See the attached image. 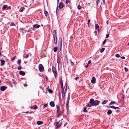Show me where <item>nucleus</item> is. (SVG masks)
<instances>
[{"mask_svg": "<svg viewBox=\"0 0 129 129\" xmlns=\"http://www.w3.org/2000/svg\"><path fill=\"white\" fill-rule=\"evenodd\" d=\"M59 121L58 122H57L56 123L55 126V127L56 128H58L59 127H60V126H61L60 125H59Z\"/></svg>", "mask_w": 129, "mask_h": 129, "instance_id": "ddd939ff", "label": "nucleus"}, {"mask_svg": "<svg viewBox=\"0 0 129 129\" xmlns=\"http://www.w3.org/2000/svg\"><path fill=\"white\" fill-rule=\"evenodd\" d=\"M65 93H66L63 92H62V98H63L65 97Z\"/></svg>", "mask_w": 129, "mask_h": 129, "instance_id": "cd10ccee", "label": "nucleus"}, {"mask_svg": "<svg viewBox=\"0 0 129 129\" xmlns=\"http://www.w3.org/2000/svg\"><path fill=\"white\" fill-rule=\"evenodd\" d=\"M43 122L42 121H38L37 122V123L38 125H40L42 124Z\"/></svg>", "mask_w": 129, "mask_h": 129, "instance_id": "a211bd4d", "label": "nucleus"}, {"mask_svg": "<svg viewBox=\"0 0 129 129\" xmlns=\"http://www.w3.org/2000/svg\"><path fill=\"white\" fill-rule=\"evenodd\" d=\"M121 58L123 59H125V57L124 56L121 57Z\"/></svg>", "mask_w": 129, "mask_h": 129, "instance_id": "4d7b16f0", "label": "nucleus"}, {"mask_svg": "<svg viewBox=\"0 0 129 129\" xmlns=\"http://www.w3.org/2000/svg\"><path fill=\"white\" fill-rule=\"evenodd\" d=\"M44 13L45 16L46 17H47V15L48 14L47 12L46 11H44Z\"/></svg>", "mask_w": 129, "mask_h": 129, "instance_id": "bb28decb", "label": "nucleus"}, {"mask_svg": "<svg viewBox=\"0 0 129 129\" xmlns=\"http://www.w3.org/2000/svg\"><path fill=\"white\" fill-rule=\"evenodd\" d=\"M124 69L125 71L126 72H127L128 71V69L126 68L125 67Z\"/></svg>", "mask_w": 129, "mask_h": 129, "instance_id": "37998d69", "label": "nucleus"}, {"mask_svg": "<svg viewBox=\"0 0 129 129\" xmlns=\"http://www.w3.org/2000/svg\"><path fill=\"white\" fill-rule=\"evenodd\" d=\"M7 5H4L3 6V8L5 9L6 8H7Z\"/></svg>", "mask_w": 129, "mask_h": 129, "instance_id": "2f4dec72", "label": "nucleus"}, {"mask_svg": "<svg viewBox=\"0 0 129 129\" xmlns=\"http://www.w3.org/2000/svg\"><path fill=\"white\" fill-rule=\"evenodd\" d=\"M67 89V85H66V87L65 86H64V88L63 89V90L62 92H63L66 93V92Z\"/></svg>", "mask_w": 129, "mask_h": 129, "instance_id": "dca6fc26", "label": "nucleus"}, {"mask_svg": "<svg viewBox=\"0 0 129 129\" xmlns=\"http://www.w3.org/2000/svg\"><path fill=\"white\" fill-rule=\"evenodd\" d=\"M71 65L72 66H74L75 65V64L72 61H71Z\"/></svg>", "mask_w": 129, "mask_h": 129, "instance_id": "473e14b6", "label": "nucleus"}, {"mask_svg": "<svg viewBox=\"0 0 129 129\" xmlns=\"http://www.w3.org/2000/svg\"><path fill=\"white\" fill-rule=\"evenodd\" d=\"M115 56L117 57H120V56H119V55L118 54H116L115 55Z\"/></svg>", "mask_w": 129, "mask_h": 129, "instance_id": "ea45409f", "label": "nucleus"}, {"mask_svg": "<svg viewBox=\"0 0 129 129\" xmlns=\"http://www.w3.org/2000/svg\"><path fill=\"white\" fill-rule=\"evenodd\" d=\"M57 63H58V65H59V63H60V59L59 58V56L58 55H57Z\"/></svg>", "mask_w": 129, "mask_h": 129, "instance_id": "4be33fe9", "label": "nucleus"}, {"mask_svg": "<svg viewBox=\"0 0 129 129\" xmlns=\"http://www.w3.org/2000/svg\"><path fill=\"white\" fill-rule=\"evenodd\" d=\"M60 84H63V82L62 79H61V80L60 81Z\"/></svg>", "mask_w": 129, "mask_h": 129, "instance_id": "09e8293b", "label": "nucleus"}, {"mask_svg": "<svg viewBox=\"0 0 129 129\" xmlns=\"http://www.w3.org/2000/svg\"><path fill=\"white\" fill-rule=\"evenodd\" d=\"M23 85L25 87H26V86H27V84H25V83Z\"/></svg>", "mask_w": 129, "mask_h": 129, "instance_id": "13d9d810", "label": "nucleus"}, {"mask_svg": "<svg viewBox=\"0 0 129 129\" xmlns=\"http://www.w3.org/2000/svg\"><path fill=\"white\" fill-rule=\"evenodd\" d=\"M27 31V30H25V32L26 33Z\"/></svg>", "mask_w": 129, "mask_h": 129, "instance_id": "338daca9", "label": "nucleus"}, {"mask_svg": "<svg viewBox=\"0 0 129 129\" xmlns=\"http://www.w3.org/2000/svg\"><path fill=\"white\" fill-rule=\"evenodd\" d=\"M35 28H34L33 27V30H35V29H34Z\"/></svg>", "mask_w": 129, "mask_h": 129, "instance_id": "69168bd1", "label": "nucleus"}, {"mask_svg": "<svg viewBox=\"0 0 129 129\" xmlns=\"http://www.w3.org/2000/svg\"><path fill=\"white\" fill-rule=\"evenodd\" d=\"M64 7L63 3L62 2H60L59 3L58 6V8L60 9H62Z\"/></svg>", "mask_w": 129, "mask_h": 129, "instance_id": "0eeeda50", "label": "nucleus"}, {"mask_svg": "<svg viewBox=\"0 0 129 129\" xmlns=\"http://www.w3.org/2000/svg\"><path fill=\"white\" fill-rule=\"evenodd\" d=\"M90 21V19H89L88 20L87 24H88V26L89 25V23Z\"/></svg>", "mask_w": 129, "mask_h": 129, "instance_id": "603ef678", "label": "nucleus"}, {"mask_svg": "<svg viewBox=\"0 0 129 129\" xmlns=\"http://www.w3.org/2000/svg\"><path fill=\"white\" fill-rule=\"evenodd\" d=\"M109 107L111 108L114 109L115 110L117 109H118L119 108V107H115L114 106H110Z\"/></svg>", "mask_w": 129, "mask_h": 129, "instance_id": "4468645a", "label": "nucleus"}, {"mask_svg": "<svg viewBox=\"0 0 129 129\" xmlns=\"http://www.w3.org/2000/svg\"><path fill=\"white\" fill-rule=\"evenodd\" d=\"M81 8V7L80 5H78V6L77 8L78 9H80Z\"/></svg>", "mask_w": 129, "mask_h": 129, "instance_id": "c9c22d12", "label": "nucleus"}, {"mask_svg": "<svg viewBox=\"0 0 129 129\" xmlns=\"http://www.w3.org/2000/svg\"><path fill=\"white\" fill-rule=\"evenodd\" d=\"M83 111L84 112H86L87 111V110H86V108L85 107H84L83 108Z\"/></svg>", "mask_w": 129, "mask_h": 129, "instance_id": "a878e982", "label": "nucleus"}, {"mask_svg": "<svg viewBox=\"0 0 129 129\" xmlns=\"http://www.w3.org/2000/svg\"><path fill=\"white\" fill-rule=\"evenodd\" d=\"M88 64H87V65H86L85 66V67L86 68H87L88 67Z\"/></svg>", "mask_w": 129, "mask_h": 129, "instance_id": "680f3d73", "label": "nucleus"}, {"mask_svg": "<svg viewBox=\"0 0 129 129\" xmlns=\"http://www.w3.org/2000/svg\"><path fill=\"white\" fill-rule=\"evenodd\" d=\"M67 124V123L66 122L64 124V126H65Z\"/></svg>", "mask_w": 129, "mask_h": 129, "instance_id": "052dcab7", "label": "nucleus"}, {"mask_svg": "<svg viewBox=\"0 0 129 129\" xmlns=\"http://www.w3.org/2000/svg\"><path fill=\"white\" fill-rule=\"evenodd\" d=\"M15 25V24L13 22H12L10 24V25L11 26H14Z\"/></svg>", "mask_w": 129, "mask_h": 129, "instance_id": "4c0bfd02", "label": "nucleus"}, {"mask_svg": "<svg viewBox=\"0 0 129 129\" xmlns=\"http://www.w3.org/2000/svg\"><path fill=\"white\" fill-rule=\"evenodd\" d=\"M33 26L34 28H39L40 26V25L37 24L34 25Z\"/></svg>", "mask_w": 129, "mask_h": 129, "instance_id": "9d476101", "label": "nucleus"}, {"mask_svg": "<svg viewBox=\"0 0 129 129\" xmlns=\"http://www.w3.org/2000/svg\"><path fill=\"white\" fill-rule=\"evenodd\" d=\"M106 42V39H105L104 41H103V45H104Z\"/></svg>", "mask_w": 129, "mask_h": 129, "instance_id": "a18cd8bd", "label": "nucleus"}, {"mask_svg": "<svg viewBox=\"0 0 129 129\" xmlns=\"http://www.w3.org/2000/svg\"><path fill=\"white\" fill-rule=\"evenodd\" d=\"M57 47H54L53 49L54 51V52H56L57 51Z\"/></svg>", "mask_w": 129, "mask_h": 129, "instance_id": "c85d7f7f", "label": "nucleus"}, {"mask_svg": "<svg viewBox=\"0 0 129 129\" xmlns=\"http://www.w3.org/2000/svg\"><path fill=\"white\" fill-rule=\"evenodd\" d=\"M100 0H96V3L97 5L98 6V4L100 2Z\"/></svg>", "mask_w": 129, "mask_h": 129, "instance_id": "79ce46f5", "label": "nucleus"}, {"mask_svg": "<svg viewBox=\"0 0 129 129\" xmlns=\"http://www.w3.org/2000/svg\"><path fill=\"white\" fill-rule=\"evenodd\" d=\"M58 43L59 48L58 51L60 52L61 50L62 44V39L61 38H59L58 41Z\"/></svg>", "mask_w": 129, "mask_h": 129, "instance_id": "7ed1b4c3", "label": "nucleus"}, {"mask_svg": "<svg viewBox=\"0 0 129 129\" xmlns=\"http://www.w3.org/2000/svg\"><path fill=\"white\" fill-rule=\"evenodd\" d=\"M94 33H95V34H96L97 33V31H95L94 32Z\"/></svg>", "mask_w": 129, "mask_h": 129, "instance_id": "0e129e2a", "label": "nucleus"}, {"mask_svg": "<svg viewBox=\"0 0 129 129\" xmlns=\"http://www.w3.org/2000/svg\"><path fill=\"white\" fill-rule=\"evenodd\" d=\"M112 113V111L111 110H109L107 112L108 114L110 115Z\"/></svg>", "mask_w": 129, "mask_h": 129, "instance_id": "5701e85b", "label": "nucleus"}, {"mask_svg": "<svg viewBox=\"0 0 129 129\" xmlns=\"http://www.w3.org/2000/svg\"><path fill=\"white\" fill-rule=\"evenodd\" d=\"M100 101L98 100L94 101L93 99H91L89 101V103L87 104L88 107L92 106H96L99 105Z\"/></svg>", "mask_w": 129, "mask_h": 129, "instance_id": "f257e3e1", "label": "nucleus"}, {"mask_svg": "<svg viewBox=\"0 0 129 129\" xmlns=\"http://www.w3.org/2000/svg\"><path fill=\"white\" fill-rule=\"evenodd\" d=\"M57 109V115L58 117H59L61 115L60 112L59 110V106H56Z\"/></svg>", "mask_w": 129, "mask_h": 129, "instance_id": "20e7f679", "label": "nucleus"}, {"mask_svg": "<svg viewBox=\"0 0 129 129\" xmlns=\"http://www.w3.org/2000/svg\"><path fill=\"white\" fill-rule=\"evenodd\" d=\"M24 8L23 7H21L20 8L19 10V11L21 12H22L24 10Z\"/></svg>", "mask_w": 129, "mask_h": 129, "instance_id": "412c9836", "label": "nucleus"}, {"mask_svg": "<svg viewBox=\"0 0 129 129\" xmlns=\"http://www.w3.org/2000/svg\"><path fill=\"white\" fill-rule=\"evenodd\" d=\"M39 69L40 72H43L44 70L43 66L41 64H40L39 65Z\"/></svg>", "mask_w": 129, "mask_h": 129, "instance_id": "423d86ee", "label": "nucleus"}, {"mask_svg": "<svg viewBox=\"0 0 129 129\" xmlns=\"http://www.w3.org/2000/svg\"><path fill=\"white\" fill-rule=\"evenodd\" d=\"M19 73L20 75L22 76H24L25 75V73L22 71H20Z\"/></svg>", "mask_w": 129, "mask_h": 129, "instance_id": "f8f14e48", "label": "nucleus"}, {"mask_svg": "<svg viewBox=\"0 0 129 129\" xmlns=\"http://www.w3.org/2000/svg\"><path fill=\"white\" fill-rule=\"evenodd\" d=\"M66 4L67 5H68V4L69 3H70V1L68 0H66Z\"/></svg>", "mask_w": 129, "mask_h": 129, "instance_id": "f704fd0d", "label": "nucleus"}, {"mask_svg": "<svg viewBox=\"0 0 129 129\" xmlns=\"http://www.w3.org/2000/svg\"><path fill=\"white\" fill-rule=\"evenodd\" d=\"M124 97V96L123 95H122V96L121 97V99H123Z\"/></svg>", "mask_w": 129, "mask_h": 129, "instance_id": "6e6d98bb", "label": "nucleus"}, {"mask_svg": "<svg viewBox=\"0 0 129 129\" xmlns=\"http://www.w3.org/2000/svg\"><path fill=\"white\" fill-rule=\"evenodd\" d=\"M7 88V87L5 86H1V87H0V89H1V90L2 91H4Z\"/></svg>", "mask_w": 129, "mask_h": 129, "instance_id": "6e6552de", "label": "nucleus"}, {"mask_svg": "<svg viewBox=\"0 0 129 129\" xmlns=\"http://www.w3.org/2000/svg\"><path fill=\"white\" fill-rule=\"evenodd\" d=\"M99 26L98 24H95V28L96 29H98V31H99Z\"/></svg>", "mask_w": 129, "mask_h": 129, "instance_id": "aec40b11", "label": "nucleus"}, {"mask_svg": "<svg viewBox=\"0 0 129 129\" xmlns=\"http://www.w3.org/2000/svg\"><path fill=\"white\" fill-rule=\"evenodd\" d=\"M103 3L105 4V0H103Z\"/></svg>", "mask_w": 129, "mask_h": 129, "instance_id": "e2e57ef3", "label": "nucleus"}, {"mask_svg": "<svg viewBox=\"0 0 129 129\" xmlns=\"http://www.w3.org/2000/svg\"><path fill=\"white\" fill-rule=\"evenodd\" d=\"M127 45L128 46H129V42L127 44Z\"/></svg>", "mask_w": 129, "mask_h": 129, "instance_id": "774afa93", "label": "nucleus"}, {"mask_svg": "<svg viewBox=\"0 0 129 129\" xmlns=\"http://www.w3.org/2000/svg\"><path fill=\"white\" fill-rule=\"evenodd\" d=\"M108 101L107 100H104L103 102H102V104H105L106 103H107L108 102Z\"/></svg>", "mask_w": 129, "mask_h": 129, "instance_id": "b1692460", "label": "nucleus"}, {"mask_svg": "<svg viewBox=\"0 0 129 129\" xmlns=\"http://www.w3.org/2000/svg\"><path fill=\"white\" fill-rule=\"evenodd\" d=\"M47 104H44V107L45 108L46 107H47Z\"/></svg>", "mask_w": 129, "mask_h": 129, "instance_id": "3c124183", "label": "nucleus"}, {"mask_svg": "<svg viewBox=\"0 0 129 129\" xmlns=\"http://www.w3.org/2000/svg\"><path fill=\"white\" fill-rule=\"evenodd\" d=\"M91 81V83L93 84L95 82V79L94 77H93L92 78Z\"/></svg>", "mask_w": 129, "mask_h": 129, "instance_id": "9b49d317", "label": "nucleus"}, {"mask_svg": "<svg viewBox=\"0 0 129 129\" xmlns=\"http://www.w3.org/2000/svg\"><path fill=\"white\" fill-rule=\"evenodd\" d=\"M20 31L22 33H23L25 32V28H21L20 29Z\"/></svg>", "mask_w": 129, "mask_h": 129, "instance_id": "f3484780", "label": "nucleus"}, {"mask_svg": "<svg viewBox=\"0 0 129 129\" xmlns=\"http://www.w3.org/2000/svg\"><path fill=\"white\" fill-rule=\"evenodd\" d=\"M63 84H61V87L62 89H63Z\"/></svg>", "mask_w": 129, "mask_h": 129, "instance_id": "bf43d9fd", "label": "nucleus"}, {"mask_svg": "<svg viewBox=\"0 0 129 129\" xmlns=\"http://www.w3.org/2000/svg\"><path fill=\"white\" fill-rule=\"evenodd\" d=\"M79 78L78 77H76L75 78V80H77L79 79Z\"/></svg>", "mask_w": 129, "mask_h": 129, "instance_id": "5fc2aeb1", "label": "nucleus"}, {"mask_svg": "<svg viewBox=\"0 0 129 129\" xmlns=\"http://www.w3.org/2000/svg\"><path fill=\"white\" fill-rule=\"evenodd\" d=\"M70 93H69L68 94V99L70 98Z\"/></svg>", "mask_w": 129, "mask_h": 129, "instance_id": "de8ad7c7", "label": "nucleus"}, {"mask_svg": "<svg viewBox=\"0 0 129 129\" xmlns=\"http://www.w3.org/2000/svg\"><path fill=\"white\" fill-rule=\"evenodd\" d=\"M105 48H102L100 50V52L101 53L103 52L105 50Z\"/></svg>", "mask_w": 129, "mask_h": 129, "instance_id": "c756f323", "label": "nucleus"}, {"mask_svg": "<svg viewBox=\"0 0 129 129\" xmlns=\"http://www.w3.org/2000/svg\"><path fill=\"white\" fill-rule=\"evenodd\" d=\"M21 69V67H20V66H19L18 67V69L19 70H20Z\"/></svg>", "mask_w": 129, "mask_h": 129, "instance_id": "49530a36", "label": "nucleus"}, {"mask_svg": "<svg viewBox=\"0 0 129 129\" xmlns=\"http://www.w3.org/2000/svg\"><path fill=\"white\" fill-rule=\"evenodd\" d=\"M37 106L36 105H35L34 106H32L30 107V108L34 109H37Z\"/></svg>", "mask_w": 129, "mask_h": 129, "instance_id": "6ab92c4d", "label": "nucleus"}, {"mask_svg": "<svg viewBox=\"0 0 129 129\" xmlns=\"http://www.w3.org/2000/svg\"><path fill=\"white\" fill-rule=\"evenodd\" d=\"M109 36V34H108L106 35V38H108Z\"/></svg>", "mask_w": 129, "mask_h": 129, "instance_id": "8fccbe9b", "label": "nucleus"}, {"mask_svg": "<svg viewBox=\"0 0 129 129\" xmlns=\"http://www.w3.org/2000/svg\"><path fill=\"white\" fill-rule=\"evenodd\" d=\"M15 57L16 56H15L13 57L12 58H11V60L12 61H13L15 59Z\"/></svg>", "mask_w": 129, "mask_h": 129, "instance_id": "72a5a7b5", "label": "nucleus"}, {"mask_svg": "<svg viewBox=\"0 0 129 129\" xmlns=\"http://www.w3.org/2000/svg\"><path fill=\"white\" fill-rule=\"evenodd\" d=\"M21 61L20 59H18L17 61V63L19 65V66H20V63Z\"/></svg>", "mask_w": 129, "mask_h": 129, "instance_id": "393cba45", "label": "nucleus"}, {"mask_svg": "<svg viewBox=\"0 0 129 129\" xmlns=\"http://www.w3.org/2000/svg\"><path fill=\"white\" fill-rule=\"evenodd\" d=\"M50 105L52 107H53L54 106V104L53 101H51L50 103Z\"/></svg>", "mask_w": 129, "mask_h": 129, "instance_id": "2eb2a0df", "label": "nucleus"}, {"mask_svg": "<svg viewBox=\"0 0 129 129\" xmlns=\"http://www.w3.org/2000/svg\"><path fill=\"white\" fill-rule=\"evenodd\" d=\"M66 108H67V110H68L69 109V106H68V104H67H67H66Z\"/></svg>", "mask_w": 129, "mask_h": 129, "instance_id": "c03bdc74", "label": "nucleus"}, {"mask_svg": "<svg viewBox=\"0 0 129 129\" xmlns=\"http://www.w3.org/2000/svg\"><path fill=\"white\" fill-rule=\"evenodd\" d=\"M70 100V99H68L67 98V101L66 104L67 105V104H68L69 102V101Z\"/></svg>", "mask_w": 129, "mask_h": 129, "instance_id": "a19ab883", "label": "nucleus"}, {"mask_svg": "<svg viewBox=\"0 0 129 129\" xmlns=\"http://www.w3.org/2000/svg\"><path fill=\"white\" fill-rule=\"evenodd\" d=\"M115 103V102H114V101H113V102H111L109 104V105H111L112 104H114Z\"/></svg>", "mask_w": 129, "mask_h": 129, "instance_id": "58836bf2", "label": "nucleus"}, {"mask_svg": "<svg viewBox=\"0 0 129 129\" xmlns=\"http://www.w3.org/2000/svg\"><path fill=\"white\" fill-rule=\"evenodd\" d=\"M48 91L49 93H51L52 92V90L50 89H48Z\"/></svg>", "mask_w": 129, "mask_h": 129, "instance_id": "7c9ffc66", "label": "nucleus"}, {"mask_svg": "<svg viewBox=\"0 0 129 129\" xmlns=\"http://www.w3.org/2000/svg\"><path fill=\"white\" fill-rule=\"evenodd\" d=\"M29 56V55L28 54H27L26 55L24 56V57L25 58H28Z\"/></svg>", "mask_w": 129, "mask_h": 129, "instance_id": "e433bc0d", "label": "nucleus"}, {"mask_svg": "<svg viewBox=\"0 0 129 129\" xmlns=\"http://www.w3.org/2000/svg\"><path fill=\"white\" fill-rule=\"evenodd\" d=\"M91 61L90 60H89L88 62V64L90 63H91Z\"/></svg>", "mask_w": 129, "mask_h": 129, "instance_id": "864d4df0", "label": "nucleus"}, {"mask_svg": "<svg viewBox=\"0 0 129 129\" xmlns=\"http://www.w3.org/2000/svg\"><path fill=\"white\" fill-rule=\"evenodd\" d=\"M53 35L54 39V42L55 44H56L57 43V40L56 35V30H55L53 31Z\"/></svg>", "mask_w": 129, "mask_h": 129, "instance_id": "f03ea898", "label": "nucleus"}, {"mask_svg": "<svg viewBox=\"0 0 129 129\" xmlns=\"http://www.w3.org/2000/svg\"><path fill=\"white\" fill-rule=\"evenodd\" d=\"M52 69L54 75V77L55 78H56L57 75V73L56 69L55 67L53 66H52Z\"/></svg>", "mask_w": 129, "mask_h": 129, "instance_id": "39448f33", "label": "nucleus"}, {"mask_svg": "<svg viewBox=\"0 0 129 129\" xmlns=\"http://www.w3.org/2000/svg\"><path fill=\"white\" fill-rule=\"evenodd\" d=\"M0 61L1 62V65L2 66H4L5 64V61L2 59H0Z\"/></svg>", "mask_w": 129, "mask_h": 129, "instance_id": "1a4fd4ad", "label": "nucleus"}]
</instances>
